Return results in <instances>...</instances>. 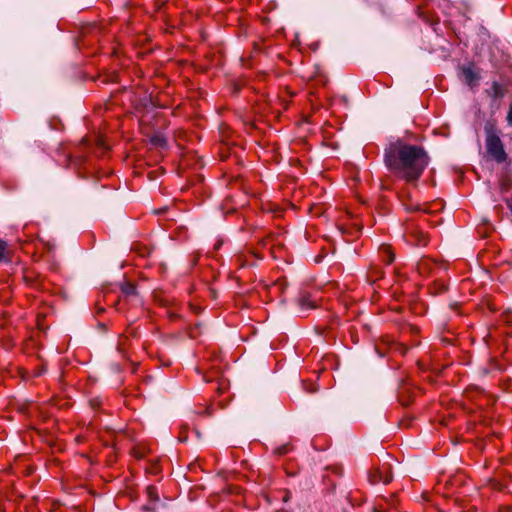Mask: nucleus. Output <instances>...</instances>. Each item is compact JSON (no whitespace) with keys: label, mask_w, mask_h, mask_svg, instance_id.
I'll list each match as a JSON object with an SVG mask.
<instances>
[{"label":"nucleus","mask_w":512,"mask_h":512,"mask_svg":"<svg viewBox=\"0 0 512 512\" xmlns=\"http://www.w3.org/2000/svg\"><path fill=\"white\" fill-rule=\"evenodd\" d=\"M391 171L408 182L417 180L428 165V156L419 146L396 143L385 154Z\"/></svg>","instance_id":"f257e3e1"},{"label":"nucleus","mask_w":512,"mask_h":512,"mask_svg":"<svg viewBox=\"0 0 512 512\" xmlns=\"http://www.w3.org/2000/svg\"><path fill=\"white\" fill-rule=\"evenodd\" d=\"M486 148L488 154L497 162L506 160V153L501 139L494 132L487 130Z\"/></svg>","instance_id":"f03ea898"},{"label":"nucleus","mask_w":512,"mask_h":512,"mask_svg":"<svg viewBox=\"0 0 512 512\" xmlns=\"http://www.w3.org/2000/svg\"><path fill=\"white\" fill-rule=\"evenodd\" d=\"M462 76L466 84L470 87L476 86L480 76L473 66H464L461 68Z\"/></svg>","instance_id":"7ed1b4c3"},{"label":"nucleus","mask_w":512,"mask_h":512,"mask_svg":"<svg viewBox=\"0 0 512 512\" xmlns=\"http://www.w3.org/2000/svg\"><path fill=\"white\" fill-rule=\"evenodd\" d=\"M391 480L392 475L390 472V466L388 464H383L373 475L374 482H383L384 484H387Z\"/></svg>","instance_id":"20e7f679"},{"label":"nucleus","mask_w":512,"mask_h":512,"mask_svg":"<svg viewBox=\"0 0 512 512\" xmlns=\"http://www.w3.org/2000/svg\"><path fill=\"white\" fill-rule=\"evenodd\" d=\"M488 92H489V95L492 96L493 98H501L504 96V89L497 82L492 83V86Z\"/></svg>","instance_id":"39448f33"},{"label":"nucleus","mask_w":512,"mask_h":512,"mask_svg":"<svg viewBox=\"0 0 512 512\" xmlns=\"http://www.w3.org/2000/svg\"><path fill=\"white\" fill-rule=\"evenodd\" d=\"M2 261H9V258L7 256V243L0 240V262Z\"/></svg>","instance_id":"423d86ee"},{"label":"nucleus","mask_w":512,"mask_h":512,"mask_svg":"<svg viewBox=\"0 0 512 512\" xmlns=\"http://www.w3.org/2000/svg\"><path fill=\"white\" fill-rule=\"evenodd\" d=\"M151 143L154 146L164 147L166 145V140L161 135H155L151 138Z\"/></svg>","instance_id":"0eeeda50"},{"label":"nucleus","mask_w":512,"mask_h":512,"mask_svg":"<svg viewBox=\"0 0 512 512\" xmlns=\"http://www.w3.org/2000/svg\"><path fill=\"white\" fill-rule=\"evenodd\" d=\"M123 292L126 294V295H133L135 294L136 292V288L133 284L131 283H127L123 286Z\"/></svg>","instance_id":"6e6552de"},{"label":"nucleus","mask_w":512,"mask_h":512,"mask_svg":"<svg viewBox=\"0 0 512 512\" xmlns=\"http://www.w3.org/2000/svg\"><path fill=\"white\" fill-rule=\"evenodd\" d=\"M429 268V261L428 260H422L418 264V270L420 273H425Z\"/></svg>","instance_id":"1a4fd4ad"},{"label":"nucleus","mask_w":512,"mask_h":512,"mask_svg":"<svg viewBox=\"0 0 512 512\" xmlns=\"http://www.w3.org/2000/svg\"><path fill=\"white\" fill-rule=\"evenodd\" d=\"M383 252H385L388 256L387 262L391 263L394 260V255L391 252L390 248L388 246L383 247Z\"/></svg>","instance_id":"9d476101"},{"label":"nucleus","mask_w":512,"mask_h":512,"mask_svg":"<svg viewBox=\"0 0 512 512\" xmlns=\"http://www.w3.org/2000/svg\"><path fill=\"white\" fill-rule=\"evenodd\" d=\"M507 122L510 126H512V104L509 107V112L507 115Z\"/></svg>","instance_id":"9b49d317"},{"label":"nucleus","mask_w":512,"mask_h":512,"mask_svg":"<svg viewBox=\"0 0 512 512\" xmlns=\"http://www.w3.org/2000/svg\"><path fill=\"white\" fill-rule=\"evenodd\" d=\"M148 493H149V496H150L151 498L155 497V499H157V496H156V495H154V490H153V488L149 487V488H148Z\"/></svg>","instance_id":"f8f14e48"},{"label":"nucleus","mask_w":512,"mask_h":512,"mask_svg":"<svg viewBox=\"0 0 512 512\" xmlns=\"http://www.w3.org/2000/svg\"><path fill=\"white\" fill-rule=\"evenodd\" d=\"M277 452H278L279 454H284V453H286V448H285V447H281V448H279V449L277 450Z\"/></svg>","instance_id":"ddd939ff"},{"label":"nucleus","mask_w":512,"mask_h":512,"mask_svg":"<svg viewBox=\"0 0 512 512\" xmlns=\"http://www.w3.org/2000/svg\"><path fill=\"white\" fill-rule=\"evenodd\" d=\"M419 245H426V241L423 239L419 242Z\"/></svg>","instance_id":"4468645a"}]
</instances>
